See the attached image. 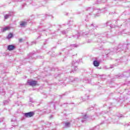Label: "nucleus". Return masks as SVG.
<instances>
[{"mask_svg":"<svg viewBox=\"0 0 130 130\" xmlns=\"http://www.w3.org/2000/svg\"><path fill=\"white\" fill-rule=\"evenodd\" d=\"M120 50L119 49H112L111 50H108L106 51V54L108 55V56H110V55H112V54H114L115 52H118Z\"/></svg>","mask_w":130,"mask_h":130,"instance_id":"f257e3e1","label":"nucleus"},{"mask_svg":"<svg viewBox=\"0 0 130 130\" xmlns=\"http://www.w3.org/2000/svg\"><path fill=\"white\" fill-rule=\"evenodd\" d=\"M28 85L31 86L32 87H35L37 85V81L33 80H28L27 81Z\"/></svg>","mask_w":130,"mask_h":130,"instance_id":"f03ea898","label":"nucleus"},{"mask_svg":"<svg viewBox=\"0 0 130 130\" xmlns=\"http://www.w3.org/2000/svg\"><path fill=\"white\" fill-rule=\"evenodd\" d=\"M35 114V113L33 111H31V112L24 113V116L27 118L32 117V116H34Z\"/></svg>","mask_w":130,"mask_h":130,"instance_id":"7ed1b4c3","label":"nucleus"},{"mask_svg":"<svg viewBox=\"0 0 130 130\" xmlns=\"http://www.w3.org/2000/svg\"><path fill=\"white\" fill-rule=\"evenodd\" d=\"M79 63L76 61H73L72 63V66L73 67V68L74 69V71H77L78 70V67H77L78 66Z\"/></svg>","mask_w":130,"mask_h":130,"instance_id":"20e7f679","label":"nucleus"},{"mask_svg":"<svg viewBox=\"0 0 130 130\" xmlns=\"http://www.w3.org/2000/svg\"><path fill=\"white\" fill-rule=\"evenodd\" d=\"M16 48V47L14 45H9L8 46V49L9 51H11V50H14Z\"/></svg>","mask_w":130,"mask_h":130,"instance_id":"39448f33","label":"nucleus"},{"mask_svg":"<svg viewBox=\"0 0 130 130\" xmlns=\"http://www.w3.org/2000/svg\"><path fill=\"white\" fill-rule=\"evenodd\" d=\"M87 119H88V115L87 114H85L83 116V119L81 120V122L83 123L86 122L87 121Z\"/></svg>","mask_w":130,"mask_h":130,"instance_id":"423d86ee","label":"nucleus"},{"mask_svg":"<svg viewBox=\"0 0 130 130\" xmlns=\"http://www.w3.org/2000/svg\"><path fill=\"white\" fill-rule=\"evenodd\" d=\"M107 2V0H101V2L96 0V3H95V5H99V4H101V3H106Z\"/></svg>","mask_w":130,"mask_h":130,"instance_id":"0eeeda50","label":"nucleus"},{"mask_svg":"<svg viewBox=\"0 0 130 130\" xmlns=\"http://www.w3.org/2000/svg\"><path fill=\"white\" fill-rule=\"evenodd\" d=\"M99 64H100V63L98 62V61L97 60L93 61L94 67H99Z\"/></svg>","mask_w":130,"mask_h":130,"instance_id":"6e6552de","label":"nucleus"},{"mask_svg":"<svg viewBox=\"0 0 130 130\" xmlns=\"http://www.w3.org/2000/svg\"><path fill=\"white\" fill-rule=\"evenodd\" d=\"M10 29V27L9 26H6L4 28H3L2 29V32H6V31H7V30H9Z\"/></svg>","mask_w":130,"mask_h":130,"instance_id":"1a4fd4ad","label":"nucleus"},{"mask_svg":"<svg viewBox=\"0 0 130 130\" xmlns=\"http://www.w3.org/2000/svg\"><path fill=\"white\" fill-rule=\"evenodd\" d=\"M64 125L66 127H70L71 126V122H66L64 123Z\"/></svg>","mask_w":130,"mask_h":130,"instance_id":"9d476101","label":"nucleus"},{"mask_svg":"<svg viewBox=\"0 0 130 130\" xmlns=\"http://www.w3.org/2000/svg\"><path fill=\"white\" fill-rule=\"evenodd\" d=\"M10 17H11V14H6L4 16V20H7V19H9V18H10Z\"/></svg>","mask_w":130,"mask_h":130,"instance_id":"9b49d317","label":"nucleus"},{"mask_svg":"<svg viewBox=\"0 0 130 130\" xmlns=\"http://www.w3.org/2000/svg\"><path fill=\"white\" fill-rule=\"evenodd\" d=\"M26 25H27V22H26L22 21L20 23V26L21 27H24V26H26Z\"/></svg>","mask_w":130,"mask_h":130,"instance_id":"f8f14e48","label":"nucleus"},{"mask_svg":"<svg viewBox=\"0 0 130 130\" xmlns=\"http://www.w3.org/2000/svg\"><path fill=\"white\" fill-rule=\"evenodd\" d=\"M13 37V34L10 33L8 37H7V39H11Z\"/></svg>","mask_w":130,"mask_h":130,"instance_id":"ddd939ff","label":"nucleus"},{"mask_svg":"<svg viewBox=\"0 0 130 130\" xmlns=\"http://www.w3.org/2000/svg\"><path fill=\"white\" fill-rule=\"evenodd\" d=\"M33 55H34V52L29 53L28 54V58H30V57H31V58H32Z\"/></svg>","mask_w":130,"mask_h":130,"instance_id":"4468645a","label":"nucleus"},{"mask_svg":"<svg viewBox=\"0 0 130 130\" xmlns=\"http://www.w3.org/2000/svg\"><path fill=\"white\" fill-rule=\"evenodd\" d=\"M123 76H124V75H123V74H121V75H119V76H117V77H118V78H122V77H123Z\"/></svg>","mask_w":130,"mask_h":130,"instance_id":"2eb2a0df","label":"nucleus"},{"mask_svg":"<svg viewBox=\"0 0 130 130\" xmlns=\"http://www.w3.org/2000/svg\"><path fill=\"white\" fill-rule=\"evenodd\" d=\"M124 125V126H130V123H126Z\"/></svg>","mask_w":130,"mask_h":130,"instance_id":"dca6fc26","label":"nucleus"},{"mask_svg":"<svg viewBox=\"0 0 130 130\" xmlns=\"http://www.w3.org/2000/svg\"><path fill=\"white\" fill-rule=\"evenodd\" d=\"M62 34L64 35L65 34H67V31H66V30H63V31H62Z\"/></svg>","mask_w":130,"mask_h":130,"instance_id":"f3484780","label":"nucleus"},{"mask_svg":"<svg viewBox=\"0 0 130 130\" xmlns=\"http://www.w3.org/2000/svg\"><path fill=\"white\" fill-rule=\"evenodd\" d=\"M29 102H31V103H33V99L32 98L29 99Z\"/></svg>","mask_w":130,"mask_h":130,"instance_id":"a211bd4d","label":"nucleus"},{"mask_svg":"<svg viewBox=\"0 0 130 130\" xmlns=\"http://www.w3.org/2000/svg\"><path fill=\"white\" fill-rule=\"evenodd\" d=\"M4 103L5 105H6V104H8L9 103V102L7 101H5L4 102Z\"/></svg>","mask_w":130,"mask_h":130,"instance_id":"6ab92c4d","label":"nucleus"},{"mask_svg":"<svg viewBox=\"0 0 130 130\" xmlns=\"http://www.w3.org/2000/svg\"><path fill=\"white\" fill-rule=\"evenodd\" d=\"M110 22H109V21L107 22V23H106L107 26L108 25H111V24H110Z\"/></svg>","mask_w":130,"mask_h":130,"instance_id":"aec40b11","label":"nucleus"},{"mask_svg":"<svg viewBox=\"0 0 130 130\" xmlns=\"http://www.w3.org/2000/svg\"><path fill=\"white\" fill-rule=\"evenodd\" d=\"M98 11V13L96 14V15H97V16H99V15H98V14H99V13H101V11H98V10H97Z\"/></svg>","mask_w":130,"mask_h":130,"instance_id":"412c9836","label":"nucleus"},{"mask_svg":"<svg viewBox=\"0 0 130 130\" xmlns=\"http://www.w3.org/2000/svg\"><path fill=\"white\" fill-rule=\"evenodd\" d=\"M88 11H93V9L91 8H89L88 9Z\"/></svg>","mask_w":130,"mask_h":130,"instance_id":"4be33fe9","label":"nucleus"},{"mask_svg":"<svg viewBox=\"0 0 130 130\" xmlns=\"http://www.w3.org/2000/svg\"><path fill=\"white\" fill-rule=\"evenodd\" d=\"M22 41H23V39H19V42H22Z\"/></svg>","mask_w":130,"mask_h":130,"instance_id":"5701e85b","label":"nucleus"},{"mask_svg":"<svg viewBox=\"0 0 130 130\" xmlns=\"http://www.w3.org/2000/svg\"><path fill=\"white\" fill-rule=\"evenodd\" d=\"M2 121H4V119H0V122H2Z\"/></svg>","mask_w":130,"mask_h":130,"instance_id":"b1692460","label":"nucleus"},{"mask_svg":"<svg viewBox=\"0 0 130 130\" xmlns=\"http://www.w3.org/2000/svg\"><path fill=\"white\" fill-rule=\"evenodd\" d=\"M114 67V65L111 66V67L109 68V69H112Z\"/></svg>","mask_w":130,"mask_h":130,"instance_id":"393cba45","label":"nucleus"},{"mask_svg":"<svg viewBox=\"0 0 130 130\" xmlns=\"http://www.w3.org/2000/svg\"><path fill=\"white\" fill-rule=\"evenodd\" d=\"M93 12H94V13H96L97 12V10H93Z\"/></svg>","mask_w":130,"mask_h":130,"instance_id":"a878e982","label":"nucleus"},{"mask_svg":"<svg viewBox=\"0 0 130 130\" xmlns=\"http://www.w3.org/2000/svg\"><path fill=\"white\" fill-rule=\"evenodd\" d=\"M72 46H73L74 47H76V45H72Z\"/></svg>","mask_w":130,"mask_h":130,"instance_id":"bb28decb","label":"nucleus"},{"mask_svg":"<svg viewBox=\"0 0 130 130\" xmlns=\"http://www.w3.org/2000/svg\"><path fill=\"white\" fill-rule=\"evenodd\" d=\"M120 117H124V116H122V115H121V116H120Z\"/></svg>","mask_w":130,"mask_h":130,"instance_id":"cd10ccee","label":"nucleus"},{"mask_svg":"<svg viewBox=\"0 0 130 130\" xmlns=\"http://www.w3.org/2000/svg\"><path fill=\"white\" fill-rule=\"evenodd\" d=\"M90 26H93V24H90Z\"/></svg>","mask_w":130,"mask_h":130,"instance_id":"c85d7f7f","label":"nucleus"},{"mask_svg":"<svg viewBox=\"0 0 130 130\" xmlns=\"http://www.w3.org/2000/svg\"><path fill=\"white\" fill-rule=\"evenodd\" d=\"M78 37H78V36H77L76 38H78Z\"/></svg>","mask_w":130,"mask_h":130,"instance_id":"c756f323","label":"nucleus"},{"mask_svg":"<svg viewBox=\"0 0 130 130\" xmlns=\"http://www.w3.org/2000/svg\"><path fill=\"white\" fill-rule=\"evenodd\" d=\"M15 125H14L13 126H15Z\"/></svg>","mask_w":130,"mask_h":130,"instance_id":"7c9ffc66","label":"nucleus"}]
</instances>
